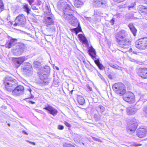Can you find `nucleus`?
<instances>
[{"instance_id":"10","label":"nucleus","mask_w":147,"mask_h":147,"mask_svg":"<svg viewBox=\"0 0 147 147\" xmlns=\"http://www.w3.org/2000/svg\"><path fill=\"white\" fill-rule=\"evenodd\" d=\"M119 46L122 48H126L127 47L131 45V40L127 38L121 39L116 41Z\"/></svg>"},{"instance_id":"33","label":"nucleus","mask_w":147,"mask_h":147,"mask_svg":"<svg viewBox=\"0 0 147 147\" xmlns=\"http://www.w3.org/2000/svg\"><path fill=\"white\" fill-rule=\"evenodd\" d=\"M94 117L96 121H98L100 119L101 116L100 115L95 114L94 115Z\"/></svg>"},{"instance_id":"20","label":"nucleus","mask_w":147,"mask_h":147,"mask_svg":"<svg viewBox=\"0 0 147 147\" xmlns=\"http://www.w3.org/2000/svg\"><path fill=\"white\" fill-rule=\"evenodd\" d=\"M137 111V110L132 107H129L127 108L126 111L128 115H132L135 114Z\"/></svg>"},{"instance_id":"50","label":"nucleus","mask_w":147,"mask_h":147,"mask_svg":"<svg viewBox=\"0 0 147 147\" xmlns=\"http://www.w3.org/2000/svg\"><path fill=\"white\" fill-rule=\"evenodd\" d=\"M87 87L88 88V89H89V90L90 91H92V88L89 85H87Z\"/></svg>"},{"instance_id":"47","label":"nucleus","mask_w":147,"mask_h":147,"mask_svg":"<svg viewBox=\"0 0 147 147\" xmlns=\"http://www.w3.org/2000/svg\"><path fill=\"white\" fill-rule=\"evenodd\" d=\"M28 1L31 5H32V3L34 2V0H28Z\"/></svg>"},{"instance_id":"63","label":"nucleus","mask_w":147,"mask_h":147,"mask_svg":"<svg viewBox=\"0 0 147 147\" xmlns=\"http://www.w3.org/2000/svg\"><path fill=\"white\" fill-rule=\"evenodd\" d=\"M16 65L17 66V65H16ZM18 66V67H17V68H18V67L19 66Z\"/></svg>"},{"instance_id":"57","label":"nucleus","mask_w":147,"mask_h":147,"mask_svg":"<svg viewBox=\"0 0 147 147\" xmlns=\"http://www.w3.org/2000/svg\"><path fill=\"white\" fill-rule=\"evenodd\" d=\"M36 9V8L35 7H32V9L35 10V9Z\"/></svg>"},{"instance_id":"55","label":"nucleus","mask_w":147,"mask_h":147,"mask_svg":"<svg viewBox=\"0 0 147 147\" xmlns=\"http://www.w3.org/2000/svg\"><path fill=\"white\" fill-rule=\"evenodd\" d=\"M3 8V5H0V9H2Z\"/></svg>"},{"instance_id":"3","label":"nucleus","mask_w":147,"mask_h":147,"mask_svg":"<svg viewBox=\"0 0 147 147\" xmlns=\"http://www.w3.org/2000/svg\"><path fill=\"white\" fill-rule=\"evenodd\" d=\"M57 7L59 10H63V16L64 15L65 11L66 12L67 14L70 13V10H73L71 9V6L67 4V3L63 0H60L58 3Z\"/></svg>"},{"instance_id":"13","label":"nucleus","mask_w":147,"mask_h":147,"mask_svg":"<svg viewBox=\"0 0 147 147\" xmlns=\"http://www.w3.org/2000/svg\"><path fill=\"white\" fill-rule=\"evenodd\" d=\"M107 2V0H94L93 5L96 7H103L106 5Z\"/></svg>"},{"instance_id":"30","label":"nucleus","mask_w":147,"mask_h":147,"mask_svg":"<svg viewBox=\"0 0 147 147\" xmlns=\"http://www.w3.org/2000/svg\"><path fill=\"white\" fill-rule=\"evenodd\" d=\"M94 15L99 16H101L102 13L99 10L96 9L94 11Z\"/></svg>"},{"instance_id":"6","label":"nucleus","mask_w":147,"mask_h":147,"mask_svg":"<svg viewBox=\"0 0 147 147\" xmlns=\"http://www.w3.org/2000/svg\"><path fill=\"white\" fill-rule=\"evenodd\" d=\"M123 100L130 103H134L135 102V97L133 93L130 92H125L123 97Z\"/></svg>"},{"instance_id":"60","label":"nucleus","mask_w":147,"mask_h":147,"mask_svg":"<svg viewBox=\"0 0 147 147\" xmlns=\"http://www.w3.org/2000/svg\"><path fill=\"white\" fill-rule=\"evenodd\" d=\"M146 10L147 11V7H146Z\"/></svg>"},{"instance_id":"43","label":"nucleus","mask_w":147,"mask_h":147,"mask_svg":"<svg viewBox=\"0 0 147 147\" xmlns=\"http://www.w3.org/2000/svg\"><path fill=\"white\" fill-rule=\"evenodd\" d=\"M133 145L135 146H139L142 145V144L140 143H134Z\"/></svg>"},{"instance_id":"62","label":"nucleus","mask_w":147,"mask_h":147,"mask_svg":"<svg viewBox=\"0 0 147 147\" xmlns=\"http://www.w3.org/2000/svg\"><path fill=\"white\" fill-rule=\"evenodd\" d=\"M82 144H83V145H84V143H82Z\"/></svg>"},{"instance_id":"46","label":"nucleus","mask_w":147,"mask_h":147,"mask_svg":"<svg viewBox=\"0 0 147 147\" xmlns=\"http://www.w3.org/2000/svg\"><path fill=\"white\" fill-rule=\"evenodd\" d=\"M92 138L95 141H97L98 142H101V141L99 139H98L97 138H95L94 137H92Z\"/></svg>"},{"instance_id":"32","label":"nucleus","mask_w":147,"mask_h":147,"mask_svg":"<svg viewBox=\"0 0 147 147\" xmlns=\"http://www.w3.org/2000/svg\"><path fill=\"white\" fill-rule=\"evenodd\" d=\"M43 71L46 72L47 73H48L50 72V68L48 66H45L43 68Z\"/></svg>"},{"instance_id":"59","label":"nucleus","mask_w":147,"mask_h":147,"mask_svg":"<svg viewBox=\"0 0 147 147\" xmlns=\"http://www.w3.org/2000/svg\"><path fill=\"white\" fill-rule=\"evenodd\" d=\"M7 125L9 126H10V124L9 123H8Z\"/></svg>"},{"instance_id":"41","label":"nucleus","mask_w":147,"mask_h":147,"mask_svg":"<svg viewBox=\"0 0 147 147\" xmlns=\"http://www.w3.org/2000/svg\"><path fill=\"white\" fill-rule=\"evenodd\" d=\"M98 76L103 81L105 80V79L101 75V74L99 73H98Z\"/></svg>"},{"instance_id":"39","label":"nucleus","mask_w":147,"mask_h":147,"mask_svg":"<svg viewBox=\"0 0 147 147\" xmlns=\"http://www.w3.org/2000/svg\"><path fill=\"white\" fill-rule=\"evenodd\" d=\"M57 128L59 130H62L64 129V126L62 125H59L58 126Z\"/></svg>"},{"instance_id":"56","label":"nucleus","mask_w":147,"mask_h":147,"mask_svg":"<svg viewBox=\"0 0 147 147\" xmlns=\"http://www.w3.org/2000/svg\"><path fill=\"white\" fill-rule=\"evenodd\" d=\"M30 102L31 104H34V103H35V102H33V101H30Z\"/></svg>"},{"instance_id":"8","label":"nucleus","mask_w":147,"mask_h":147,"mask_svg":"<svg viewBox=\"0 0 147 147\" xmlns=\"http://www.w3.org/2000/svg\"><path fill=\"white\" fill-rule=\"evenodd\" d=\"M138 123L136 119L133 118L131 120L129 124L127 125V131H134L138 126Z\"/></svg>"},{"instance_id":"28","label":"nucleus","mask_w":147,"mask_h":147,"mask_svg":"<svg viewBox=\"0 0 147 147\" xmlns=\"http://www.w3.org/2000/svg\"><path fill=\"white\" fill-rule=\"evenodd\" d=\"M23 5V7L24 11L28 14L30 11V9L29 8L28 5L24 4Z\"/></svg>"},{"instance_id":"34","label":"nucleus","mask_w":147,"mask_h":147,"mask_svg":"<svg viewBox=\"0 0 147 147\" xmlns=\"http://www.w3.org/2000/svg\"><path fill=\"white\" fill-rule=\"evenodd\" d=\"M97 66L100 70H103L105 69V67L101 63H100L97 65Z\"/></svg>"},{"instance_id":"12","label":"nucleus","mask_w":147,"mask_h":147,"mask_svg":"<svg viewBox=\"0 0 147 147\" xmlns=\"http://www.w3.org/2000/svg\"><path fill=\"white\" fill-rule=\"evenodd\" d=\"M43 109L48 111L49 113L54 117L57 115L58 112V111L56 109L53 107L49 104L45 105Z\"/></svg>"},{"instance_id":"35","label":"nucleus","mask_w":147,"mask_h":147,"mask_svg":"<svg viewBox=\"0 0 147 147\" xmlns=\"http://www.w3.org/2000/svg\"><path fill=\"white\" fill-rule=\"evenodd\" d=\"M51 28L50 29L49 31L51 32L52 33H54L55 32V28L53 26H51Z\"/></svg>"},{"instance_id":"27","label":"nucleus","mask_w":147,"mask_h":147,"mask_svg":"<svg viewBox=\"0 0 147 147\" xmlns=\"http://www.w3.org/2000/svg\"><path fill=\"white\" fill-rule=\"evenodd\" d=\"M77 100L78 103L81 105H83L85 102L84 98L81 96H78Z\"/></svg>"},{"instance_id":"23","label":"nucleus","mask_w":147,"mask_h":147,"mask_svg":"<svg viewBox=\"0 0 147 147\" xmlns=\"http://www.w3.org/2000/svg\"><path fill=\"white\" fill-rule=\"evenodd\" d=\"M24 61L25 58L24 57H20L16 60L15 61V64L19 66Z\"/></svg>"},{"instance_id":"24","label":"nucleus","mask_w":147,"mask_h":147,"mask_svg":"<svg viewBox=\"0 0 147 147\" xmlns=\"http://www.w3.org/2000/svg\"><path fill=\"white\" fill-rule=\"evenodd\" d=\"M84 3L81 0H74V5L77 7L78 8L83 5Z\"/></svg>"},{"instance_id":"5","label":"nucleus","mask_w":147,"mask_h":147,"mask_svg":"<svg viewBox=\"0 0 147 147\" xmlns=\"http://www.w3.org/2000/svg\"><path fill=\"white\" fill-rule=\"evenodd\" d=\"M136 47L140 50H144L147 49V38H140L135 42Z\"/></svg>"},{"instance_id":"2","label":"nucleus","mask_w":147,"mask_h":147,"mask_svg":"<svg viewBox=\"0 0 147 147\" xmlns=\"http://www.w3.org/2000/svg\"><path fill=\"white\" fill-rule=\"evenodd\" d=\"M70 12V13L67 14L66 12L65 11L64 15L63 16V17L64 19L69 20V23L72 26L76 27L78 25V27L73 29L76 34H77L79 32L82 31V29L77 19L73 16L74 13V11L71 10Z\"/></svg>"},{"instance_id":"22","label":"nucleus","mask_w":147,"mask_h":147,"mask_svg":"<svg viewBox=\"0 0 147 147\" xmlns=\"http://www.w3.org/2000/svg\"><path fill=\"white\" fill-rule=\"evenodd\" d=\"M53 18H51V17L48 18H45V23L47 26L48 25H52L53 23Z\"/></svg>"},{"instance_id":"16","label":"nucleus","mask_w":147,"mask_h":147,"mask_svg":"<svg viewBox=\"0 0 147 147\" xmlns=\"http://www.w3.org/2000/svg\"><path fill=\"white\" fill-rule=\"evenodd\" d=\"M17 39L11 38L5 44V47L8 49L11 48L17 43Z\"/></svg>"},{"instance_id":"36","label":"nucleus","mask_w":147,"mask_h":147,"mask_svg":"<svg viewBox=\"0 0 147 147\" xmlns=\"http://www.w3.org/2000/svg\"><path fill=\"white\" fill-rule=\"evenodd\" d=\"M140 10L142 12H143V11H144V10H146V7H145L144 6H141L139 7Z\"/></svg>"},{"instance_id":"29","label":"nucleus","mask_w":147,"mask_h":147,"mask_svg":"<svg viewBox=\"0 0 147 147\" xmlns=\"http://www.w3.org/2000/svg\"><path fill=\"white\" fill-rule=\"evenodd\" d=\"M45 18H47L49 17H51V18H53V15L49 11H47L45 13Z\"/></svg>"},{"instance_id":"64","label":"nucleus","mask_w":147,"mask_h":147,"mask_svg":"<svg viewBox=\"0 0 147 147\" xmlns=\"http://www.w3.org/2000/svg\"><path fill=\"white\" fill-rule=\"evenodd\" d=\"M31 90H30V92H31Z\"/></svg>"},{"instance_id":"38","label":"nucleus","mask_w":147,"mask_h":147,"mask_svg":"<svg viewBox=\"0 0 147 147\" xmlns=\"http://www.w3.org/2000/svg\"><path fill=\"white\" fill-rule=\"evenodd\" d=\"M109 65L111 67L115 68V69H118V68L119 67V66L117 65H113L112 64H110Z\"/></svg>"},{"instance_id":"45","label":"nucleus","mask_w":147,"mask_h":147,"mask_svg":"<svg viewBox=\"0 0 147 147\" xmlns=\"http://www.w3.org/2000/svg\"><path fill=\"white\" fill-rule=\"evenodd\" d=\"M64 124L66 126L68 127H70L71 126V125L66 121L65 122Z\"/></svg>"},{"instance_id":"17","label":"nucleus","mask_w":147,"mask_h":147,"mask_svg":"<svg viewBox=\"0 0 147 147\" xmlns=\"http://www.w3.org/2000/svg\"><path fill=\"white\" fill-rule=\"evenodd\" d=\"M40 80L41 81L40 82L43 85L47 84L49 83L47 78V74L43 73L39 74Z\"/></svg>"},{"instance_id":"18","label":"nucleus","mask_w":147,"mask_h":147,"mask_svg":"<svg viewBox=\"0 0 147 147\" xmlns=\"http://www.w3.org/2000/svg\"><path fill=\"white\" fill-rule=\"evenodd\" d=\"M139 75L143 78H147V68H140Z\"/></svg>"},{"instance_id":"1","label":"nucleus","mask_w":147,"mask_h":147,"mask_svg":"<svg viewBox=\"0 0 147 147\" xmlns=\"http://www.w3.org/2000/svg\"><path fill=\"white\" fill-rule=\"evenodd\" d=\"M3 84L6 90L9 92L12 91V94L14 96H20L24 93V87L21 85L16 87L18 82L16 80L11 77H5Z\"/></svg>"},{"instance_id":"49","label":"nucleus","mask_w":147,"mask_h":147,"mask_svg":"<svg viewBox=\"0 0 147 147\" xmlns=\"http://www.w3.org/2000/svg\"><path fill=\"white\" fill-rule=\"evenodd\" d=\"M26 142H29L32 144L34 145H35V143L34 142H31V141H30L27 140H26Z\"/></svg>"},{"instance_id":"9","label":"nucleus","mask_w":147,"mask_h":147,"mask_svg":"<svg viewBox=\"0 0 147 147\" xmlns=\"http://www.w3.org/2000/svg\"><path fill=\"white\" fill-rule=\"evenodd\" d=\"M15 23L14 24V26L24 25L26 23V18L25 16L23 14H20L17 16L16 18Z\"/></svg>"},{"instance_id":"19","label":"nucleus","mask_w":147,"mask_h":147,"mask_svg":"<svg viewBox=\"0 0 147 147\" xmlns=\"http://www.w3.org/2000/svg\"><path fill=\"white\" fill-rule=\"evenodd\" d=\"M88 51L89 55L92 58L96 56V52L95 49L91 46L90 47H88Z\"/></svg>"},{"instance_id":"31","label":"nucleus","mask_w":147,"mask_h":147,"mask_svg":"<svg viewBox=\"0 0 147 147\" xmlns=\"http://www.w3.org/2000/svg\"><path fill=\"white\" fill-rule=\"evenodd\" d=\"M92 58L94 60V62L97 65L100 63V62L99 59L98 58H97L96 56Z\"/></svg>"},{"instance_id":"54","label":"nucleus","mask_w":147,"mask_h":147,"mask_svg":"<svg viewBox=\"0 0 147 147\" xmlns=\"http://www.w3.org/2000/svg\"><path fill=\"white\" fill-rule=\"evenodd\" d=\"M129 9H130V8H133L134 7V5H132L131 6H129Z\"/></svg>"},{"instance_id":"7","label":"nucleus","mask_w":147,"mask_h":147,"mask_svg":"<svg viewBox=\"0 0 147 147\" xmlns=\"http://www.w3.org/2000/svg\"><path fill=\"white\" fill-rule=\"evenodd\" d=\"M26 49V46L22 43H19L16 45L15 48H14V54L16 55H20L23 52L24 50Z\"/></svg>"},{"instance_id":"51","label":"nucleus","mask_w":147,"mask_h":147,"mask_svg":"<svg viewBox=\"0 0 147 147\" xmlns=\"http://www.w3.org/2000/svg\"><path fill=\"white\" fill-rule=\"evenodd\" d=\"M142 13H144L145 15H147V11L146 10H144V11H143V12Z\"/></svg>"},{"instance_id":"11","label":"nucleus","mask_w":147,"mask_h":147,"mask_svg":"<svg viewBox=\"0 0 147 147\" xmlns=\"http://www.w3.org/2000/svg\"><path fill=\"white\" fill-rule=\"evenodd\" d=\"M23 71L28 76H30L33 73V69L31 65L29 63L24 64L22 67Z\"/></svg>"},{"instance_id":"14","label":"nucleus","mask_w":147,"mask_h":147,"mask_svg":"<svg viewBox=\"0 0 147 147\" xmlns=\"http://www.w3.org/2000/svg\"><path fill=\"white\" fill-rule=\"evenodd\" d=\"M127 36L126 32L124 30L118 32L116 36V41L126 38Z\"/></svg>"},{"instance_id":"61","label":"nucleus","mask_w":147,"mask_h":147,"mask_svg":"<svg viewBox=\"0 0 147 147\" xmlns=\"http://www.w3.org/2000/svg\"><path fill=\"white\" fill-rule=\"evenodd\" d=\"M85 17V18H87V17Z\"/></svg>"},{"instance_id":"58","label":"nucleus","mask_w":147,"mask_h":147,"mask_svg":"<svg viewBox=\"0 0 147 147\" xmlns=\"http://www.w3.org/2000/svg\"><path fill=\"white\" fill-rule=\"evenodd\" d=\"M56 69H57V70H59V68L58 67H56Z\"/></svg>"},{"instance_id":"15","label":"nucleus","mask_w":147,"mask_h":147,"mask_svg":"<svg viewBox=\"0 0 147 147\" xmlns=\"http://www.w3.org/2000/svg\"><path fill=\"white\" fill-rule=\"evenodd\" d=\"M146 129L144 128H140L137 130L136 135L140 138L145 137L146 135Z\"/></svg>"},{"instance_id":"37","label":"nucleus","mask_w":147,"mask_h":147,"mask_svg":"<svg viewBox=\"0 0 147 147\" xmlns=\"http://www.w3.org/2000/svg\"><path fill=\"white\" fill-rule=\"evenodd\" d=\"M98 107L100 108L101 113H102L105 110V108L101 105H99Z\"/></svg>"},{"instance_id":"21","label":"nucleus","mask_w":147,"mask_h":147,"mask_svg":"<svg viewBox=\"0 0 147 147\" xmlns=\"http://www.w3.org/2000/svg\"><path fill=\"white\" fill-rule=\"evenodd\" d=\"M78 37L80 40L86 46L87 45H89L88 41L85 36H83L82 34H80L78 35Z\"/></svg>"},{"instance_id":"25","label":"nucleus","mask_w":147,"mask_h":147,"mask_svg":"<svg viewBox=\"0 0 147 147\" xmlns=\"http://www.w3.org/2000/svg\"><path fill=\"white\" fill-rule=\"evenodd\" d=\"M33 65L34 67L38 68L39 70H41L42 68L41 67V63L38 61H34L33 63Z\"/></svg>"},{"instance_id":"4","label":"nucleus","mask_w":147,"mask_h":147,"mask_svg":"<svg viewBox=\"0 0 147 147\" xmlns=\"http://www.w3.org/2000/svg\"><path fill=\"white\" fill-rule=\"evenodd\" d=\"M113 88L115 92L120 96L123 95L126 91L125 86L122 83L114 84L113 86Z\"/></svg>"},{"instance_id":"48","label":"nucleus","mask_w":147,"mask_h":147,"mask_svg":"<svg viewBox=\"0 0 147 147\" xmlns=\"http://www.w3.org/2000/svg\"><path fill=\"white\" fill-rule=\"evenodd\" d=\"M129 60L131 61L132 62H137V61L136 59H134L130 58H129Z\"/></svg>"},{"instance_id":"44","label":"nucleus","mask_w":147,"mask_h":147,"mask_svg":"<svg viewBox=\"0 0 147 147\" xmlns=\"http://www.w3.org/2000/svg\"><path fill=\"white\" fill-rule=\"evenodd\" d=\"M115 22V18H113L110 21V23L112 25H113L114 24Z\"/></svg>"},{"instance_id":"26","label":"nucleus","mask_w":147,"mask_h":147,"mask_svg":"<svg viewBox=\"0 0 147 147\" xmlns=\"http://www.w3.org/2000/svg\"><path fill=\"white\" fill-rule=\"evenodd\" d=\"M128 27H129L132 33L134 36H136L137 30L136 28L131 24H130L128 25Z\"/></svg>"},{"instance_id":"53","label":"nucleus","mask_w":147,"mask_h":147,"mask_svg":"<svg viewBox=\"0 0 147 147\" xmlns=\"http://www.w3.org/2000/svg\"><path fill=\"white\" fill-rule=\"evenodd\" d=\"M22 132L24 134H26V135H28V134L27 133V132H26L24 130H23L22 131Z\"/></svg>"},{"instance_id":"40","label":"nucleus","mask_w":147,"mask_h":147,"mask_svg":"<svg viewBox=\"0 0 147 147\" xmlns=\"http://www.w3.org/2000/svg\"><path fill=\"white\" fill-rule=\"evenodd\" d=\"M64 147H75V146L73 145L67 144L64 146Z\"/></svg>"},{"instance_id":"42","label":"nucleus","mask_w":147,"mask_h":147,"mask_svg":"<svg viewBox=\"0 0 147 147\" xmlns=\"http://www.w3.org/2000/svg\"><path fill=\"white\" fill-rule=\"evenodd\" d=\"M143 111L147 115V105L145 106L144 109Z\"/></svg>"},{"instance_id":"52","label":"nucleus","mask_w":147,"mask_h":147,"mask_svg":"<svg viewBox=\"0 0 147 147\" xmlns=\"http://www.w3.org/2000/svg\"><path fill=\"white\" fill-rule=\"evenodd\" d=\"M108 77L109 78H110L111 79H112L113 78L111 74L108 75Z\"/></svg>"}]
</instances>
